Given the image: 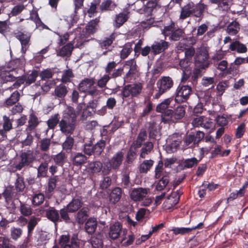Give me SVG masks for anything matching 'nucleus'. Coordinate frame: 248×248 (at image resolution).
Segmentation results:
<instances>
[{"label":"nucleus","instance_id":"f257e3e1","mask_svg":"<svg viewBox=\"0 0 248 248\" xmlns=\"http://www.w3.org/2000/svg\"><path fill=\"white\" fill-rule=\"evenodd\" d=\"M77 117L74 108L68 106L64 110L63 118L59 122L61 132L64 134L73 133L76 128Z\"/></svg>","mask_w":248,"mask_h":248},{"label":"nucleus","instance_id":"f03ea898","mask_svg":"<svg viewBox=\"0 0 248 248\" xmlns=\"http://www.w3.org/2000/svg\"><path fill=\"white\" fill-rule=\"evenodd\" d=\"M206 5L203 3L194 4L189 2L181 8L179 19L184 20L191 16L198 18L199 21L202 19Z\"/></svg>","mask_w":248,"mask_h":248},{"label":"nucleus","instance_id":"7ed1b4c3","mask_svg":"<svg viewBox=\"0 0 248 248\" xmlns=\"http://www.w3.org/2000/svg\"><path fill=\"white\" fill-rule=\"evenodd\" d=\"M185 113L186 107L179 106L174 110L168 109L165 111L162 115V121L165 123H176L184 117Z\"/></svg>","mask_w":248,"mask_h":248},{"label":"nucleus","instance_id":"20e7f679","mask_svg":"<svg viewBox=\"0 0 248 248\" xmlns=\"http://www.w3.org/2000/svg\"><path fill=\"white\" fill-rule=\"evenodd\" d=\"M161 33L163 34L166 39L167 36L170 40L177 41L181 38H184L185 36L184 30L182 29L178 28L175 29L174 23H171L169 26H165L162 30Z\"/></svg>","mask_w":248,"mask_h":248},{"label":"nucleus","instance_id":"39448f33","mask_svg":"<svg viewBox=\"0 0 248 248\" xmlns=\"http://www.w3.org/2000/svg\"><path fill=\"white\" fill-rule=\"evenodd\" d=\"M161 8L159 0H149L142 7L136 9V12L145 16H153Z\"/></svg>","mask_w":248,"mask_h":248},{"label":"nucleus","instance_id":"423d86ee","mask_svg":"<svg viewBox=\"0 0 248 248\" xmlns=\"http://www.w3.org/2000/svg\"><path fill=\"white\" fill-rule=\"evenodd\" d=\"M142 89V85L140 83L128 84L125 85L122 89L120 94L123 101L125 98L130 95L132 97H137L141 93Z\"/></svg>","mask_w":248,"mask_h":248},{"label":"nucleus","instance_id":"0eeeda50","mask_svg":"<svg viewBox=\"0 0 248 248\" xmlns=\"http://www.w3.org/2000/svg\"><path fill=\"white\" fill-rule=\"evenodd\" d=\"M158 91L155 96V98H158L161 95L169 90L173 85V81L170 77H163L157 82Z\"/></svg>","mask_w":248,"mask_h":248},{"label":"nucleus","instance_id":"6e6552de","mask_svg":"<svg viewBox=\"0 0 248 248\" xmlns=\"http://www.w3.org/2000/svg\"><path fill=\"white\" fill-rule=\"evenodd\" d=\"M208 58L209 55L207 49L204 47H202L197 50L194 59L195 62L197 64H200L199 67L202 69H205L210 64L208 61Z\"/></svg>","mask_w":248,"mask_h":248},{"label":"nucleus","instance_id":"1a4fd4ad","mask_svg":"<svg viewBox=\"0 0 248 248\" xmlns=\"http://www.w3.org/2000/svg\"><path fill=\"white\" fill-rule=\"evenodd\" d=\"M19 163L16 165V168L20 170L25 166H29L36 159V155L33 150H28L22 151L20 155Z\"/></svg>","mask_w":248,"mask_h":248},{"label":"nucleus","instance_id":"9d476101","mask_svg":"<svg viewBox=\"0 0 248 248\" xmlns=\"http://www.w3.org/2000/svg\"><path fill=\"white\" fill-rule=\"evenodd\" d=\"M59 244L62 248H79L80 241L77 234H74L70 241L69 235H62L59 240Z\"/></svg>","mask_w":248,"mask_h":248},{"label":"nucleus","instance_id":"9b49d317","mask_svg":"<svg viewBox=\"0 0 248 248\" xmlns=\"http://www.w3.org/2000/svg\"><path fill=\"white\" fill-rule=\"evenodd\" d=\"M182 142L181 136L177 133H174L169 137L167 140L166 150L168 152L174 153L180 147Z\"/></svg>","mask_w":248,"mask_h":248},{"label":"nucleus","instance_id":"f8f14e48","mask_svg":"<svg viewBox=\"0 0 248 248\" xmlns=\"http://www.w3.org/2000/svg\"><path fill=\"white\" fill-rule=\"evenodd\" d=\"M124 68L128 70L124 78L126 80L131 79L138 72L136 62L134 59L126 61L124 65Z\"/></svg>","mask_w":248,"mask_h":248},{"label":"nucleus","instance_id":"ddd939ff","mask_svg":"<svg viewBox=\"0 0 248 248\" xmlns=\"http://www.w3.org/2000/svg\"><path fill=\"white\" fill-rule=\"evenodd\" d=\"M149 193L150 189L147 188H134L130 192V197L131 199L133 201L140 202L146 198V196Z\"/></svg>","mask_w":248,"mask_h":248},{"label":"nucleus","instance_id":"4468645a","mask_svg":"<svg viewBox=\"0 0 248 248\" xmlns=\"http://www.w3.org/2000/svg\"><path fill=\"white\" fill-rule=\"evenodd\" d=\"M191 93V88L188 86H183L178 87L175 100L178 103L186 101L189 97Z\"/></svg>","mask_w":248,"mask_h":248},{"label":"nucleus","instance_id":"2eb2a0df","mask_svg":"<svg viewBox=\"0 0 248 248\" xmlns=\"http://www.w3.org/2000/svg\"><path fill=\"white\" fill-rule=\"evenodd\" d=\"M16 37L21 43V52L23 53H25L30 45L31 33L19 32Z\"/></svg>","mask_w":248,"mask_h":248},{"label":"nucleus","instance_id":"dca6fc26","mask_svg":"<svg viewBox=\"0 0 248 248\" xmlns=\"http://www.w3.org/2000/svg\"><path fill=\"white\" fill-rule=\"evenodd\" d=\"M169 46V42L164 40L155 41L151 46V49L155 55L158 54L166 50Z\"/></svg>","mask_w":248,"mask_h":248},{"label":"nucleus","instance_id":"f3484780","mask_svg":"<svg viewBox=\"0 0 248 248\" xmlns=\"http://www.w3.org/2000/svg\"><path fill=\"white\" fill-rule=\"evenodd\" d=\"M129 15L130 12L127 9L117 15L115 18L114 26L116 28L121 27L128 20Z\"/></svg>","mask_w":248,"mask_h":248},{"label":"nucleus","instance_id":"a211bd4d","mask_svg":"<svg viewBox=\"0 0 248 248\" xmlns=\"http://www.w3.org/2000/svg\"><path fill=\"white\" fill-rule=\"evenodd\" d=\"M122 229V226L118 222L110 224L108 232L109 237L112 240L117 239L120 236Z\"/></svg>","mask_w":248,"mask_h":248},{"label":"nucleus","instance_id":"6ab92c4d","mask_svg":"<svg viewBox=\"0 0 248 248\" xmlns=\"http://www.w3.org/2000/svg\"><path fill=\"white\" fill-rule=\"evenodd\" d=\"M75 216L77 222L79 224H83L89 216L90 209L87 207H84L78 211Z\"/></svg>","mask_w":248,"mask_h":248},{"label":"nucleus","instance_id":"aec40b11","mask_svg":"<svg viewBox=\"0 0 248 248\" xmlns=\"http://www.w3.org/2000/svg\"><path fill=\"white\" fill-rule=\"evenodd\" d=\"M124 155L122 151H119L114 155L110 161V165L112 169L117 170L119 168L123 161Z\"/></svg>","mask_w":248,"mask_h":248},{"label":"nucleus","instance_id":"412c9836","mask_svg":"<svg viewBox=\"0 0 248 248\" xmlns=\"http://www.w3.org/2000/svg\"><path fill=\"white\" fill-rule=\"evenodd\" d=\"M83 202L80 198H73L66 206L70 213H74L78 211L82 207Z\"/></svg>","mask_w":248,"mask_h":248},{"label":"nucleus","instance_id":"4be33fe9","mask_svg":"<svg viewBox=\"0 0 248 248\" xmlns=\"http://www.w3.org/2000/svg\"><path fill=\"white\" fill-rule=\"evenodd\" d=\"M99 22L98 18H95L94 20L90 21L85 28V31L83 32L85 33V37H88L91 34L95 33L97 30V26Z\"/></svg>","mask_w":248,"mask_h":248},{"label":"nucleus","instance_id":"5701e85b","mask_svg":"<svg viewBox=\"0 0 248 248\" xmlns=\"http://www.w3.org/2000/svg\"><path fill=\"white\" fill-rule=\"evenodd\" d=\"M46 216L49 220L54 223L55 225L60 221L59 211L54 208H51L47 210L46 211Z\"/></svg>","mask_w":248,"mask_h":248},{"label":"nucleus","instance_id":"b1692460","mask_svg":"<svg viewBox=\"0 0 248 248\" xmlns=\"http://www.w3.org/2000/svg\"><path fill=\"white\" fill-rule=\"evenodd\" d=\"M95 82L93 78H85L83 79L78 85V89L80 92H86L93 85Z\"/></svg>","mask_w":248,"mask_h":248},{"label":"nucleus","instance_id":"393cba45","mask_svg":"<svg viewBox=\"0 0 248 248\" xmlns=\"http://www.w3.org/2000/svg\"><path fill=\"white\" fill-rule=\"evenodd\" d=\"M40 121L38 117L33 113H31L29 115L28 121L27 131H31L34 130L39 124Z\"/></svg>","mask_w":248,"mask_h":248},{"label":"nucleus","instance_id":"a878e982","mask_svg":"<svg viewBox=\"0 0 248 248\" xmlns=\"http://www.w3.org/2000/svg\"><path fill=\"white\" fill-rule=\"evenodd\" d=\"M103 165L99 161H96L89 163L87 166V170L90 173H96L99 172L102 170Z\"/></svg>","mask_w":248,"mask_h":248},{"label":"nucleus","instance_id":"bb28decb","mask_svg":"<svg viewBox=\"0 0 248 248\" xmlns=\"http://www.w3.org/2000/svg\"><path fill=\"white\" fill-rule=\"evenodd\" d=\"M68 92V88L63 84L57 86L54 90V95L58 98L62 99Z\"/></svg>","mask_w":248,"mask_h":248},{"label":"nucleus","instance_id":"cd10ccee","mask_svg":"<svg viewBox=\"0 0 248 248\" xmlns=\"http://www.w3.org/2000/svg\"><path fill=\"white\" fill-rule=\"evenodd\" d=\"M229 48L232 51H236L239 53H244L247 51L246 46L237 40L230 44Z\"/></svg>","mask_w":248,"mask_h":248},{"label":"nucleus","instance_id":"c85d7f7f","mask_svg":"<svg viewBox=\"0 0 248 248\" xmlns=\"http://www.w3.org/2000/svg\"><path fill=\"white\" fill-rule=\"evenodd\" d=\"M122 195V189L119 187H116L112 189L110 196L109 200L111 202L115 204L118 202L121 198Z\"/></svg>","mask_w":248,"mask_h":248},{"label":"nucleus","instance_id":"c756f323","mask_svg":"<svg viewBox=\"0 0 248 248\" xmlns=\"http://www.w3.org/2000/svg\"><path fill=\"white\" fill-rule=\"evenodd\" d=\"M97 227V221L94 218H89L85 223V229L89 234L93 233Z\"/></svg>","mask_w":248,"mask_h":248},{"label":"nucleus","instance_id":"7c9ffc66","mask_svg":"<svg viewBox=\"0 0 248 248\" xmlns=\"http://www.w3.org/2000/svg\"><path fill=\"white\" fill-rule=\"evenodd\" d=\"M87 158L81 153H77L73 156L72 163L74 166H79L86 162Z\"/></svg>","mask_w":248,"mask_h":248},{"label":"nucleus","instance_id":"2f4dec72","mask_svg":"<svg viewBox=\"0 0 248 248\" xmlns=\"http://www.w3.org/2000/svg\"><path fill=\"white\" fill-rule=\"evenodd\" d=\"M240 29L239 23L236 21H233L228 25L226 31L231 35H234L239 32Z\"/></svg>","mask_w":248,"mask_h":248},{"label":"nucleus","instance_id":"473e14b6","mask_svg":"<svg viewBox=\"0 0 248 248\" xmlns=\"http://www.w3.org/2000/svg\"><path fill=\"white\" fill-rule=\"evenodd\" d=\"M153 160H145L139 166V170L141 173H146L153 166Z\"/></svg>","mask_w":248,"mask_h":248},{"label":"nucleus","instance_id":"72a5a7b5","mask_svg":"<svg viewBox=\"0 0 248 248\" xmlns=\"http://www.w3.org/2000/svg\"><path fill=\"white\" fill-rule=\"evenodd\" d=\"M106 146V141L104 140H100L95 145H93V155L94 157L99 156Z\"/></svg>","mask_w":248,"mask_h":248},{"label":"nucleus","instance_id":"f704fd0d","mask_svg":"<svg viewBox=\"0 0 248 248\" xmlns=\"http://www.w3.org/2000/svg\"><path fill=\"white\" fill-rule=\"evenodd\" d=\"M74 142L75 140L73 137H67L62 144V149L67 153H70L73 149Z\"/></svg>","mask_w":248,"mask_h":248},{"label":"nucleus","instance_id":"c9c22d12","mask_svg":"<svg viewBox=\"0 0 248 248\" xmlns=\"http://www.w3.org/2000/svg\"><path fill=\"white\" fill-rule=\"evenodd\" d=\"M40 220V218L35 216H31L28 221V236L31 235L32 232L37 225L38 222Z\"/></svg>","mask_w":248,"mask_h":248},{"label":"nucleus","instance_id":"e433bc0d","mask_svg":"<svg viewBox=\"0 0 248 248\" xmlns=\"http://www.w3.org/2000/svg\"><path fill=\"white\" fill-rule=\"evenodd\" d=\"M69 213H70L69 210L66 207L61 209L59 211L60 221H63L68 224L72 223V221L68 214Z\"/></svg>","mask_w":248,"mask_h":248},{"label":"nucleus","instance_id":"4c0bfd02","mask_svg":"<svg viewBox=\"0 0 248 248\" xmlns=\"http://www.w3.org/2000/svg\"><path fill=\"white\" fill-rule=\"evenodd\" d=\"M53 159L56 165L62 167L66 162L67 155L64 152H61L55 155Z\"/></svg>","mask_w":248,"mask_h":248},{"label":"nucleus","instance_id":"58836bf2","mask_svg":"<svg viewBox=\"0 0 248 248\" xmlns=\"http://www.w3.org/2000/svg\"><path fill=\"white\" fill-rule=\"evenodd\" d=\"M117 6L116 4L111 0H105L103 1L100 5V10L103 12L105 11H112Z\"/></svg>","mask_w":248,"mask_h":248},{"label":"nucleus","instance_id":"ea45409f","mask_svg":"<svg viewBox=\"0 0 248 248\" xmlns=\"http://www.w3.org/2000/svg\"><path fill=\"white\" fill-rule=\"evenodd\" d=\"M19 211L22 216L29 217L32 214V209L30 205L20 201Z\"/></svg>","mask_w":248,"mask_h":248},{"label":"nucleus","instance_id":"a19ab883","mask_svg":"<svg viewBox=\"0 0 248 248\" xmlns=\"http://www.w3.org/2000/svg\"><path fill=\"white\" fill-rule=\"evenodd\" d=\"M199 160L196 158L192 157L183 160L181 163V165L183 169H188L196 166Z\"/></svg>","mask_w":248,"mask_h":248},{"label":"nucleus","instance_id":"79ce46f5","mask_svg":"<svg viewBox=\"0 0 248 248\" xmlns=\"http://www.w3.org/2000/svg\"><path fill=\"white\" fill-rule=\"evenodd\" d=\"M115 39V34L112 33L109 37L106 38L105 40L99 41V46L102 49H107L112 44Z\"/></svg>","mask_w":248,"mask_h":248},{"label":"nucleus","instance_id":"37998d69","mask_svg":"<svg viewBox=\"0 0 248 248\" xmlns=\"http://www.w3.org/2000/svg\"><path fill=\"white\" fill-rule=\"evenodd\" d=\"M154 145L152 142H146L141 149L140 157L143 158L146 157L147 155L149 154L153 150Z\"/></svg>","mask_w":248,"mask_h":248},{"label":"nucleus","instance_id":"c03bdc74","mask_svg":"<svg viewBox=\"0 0 248 248\" xmlns=\"http://www.w3.org/2000/svg\"><path fill=\"white\" fill-rule=\"evenodd\" d=\"M170 181L169 176L168 174L163 176L162 178L159 181L156 185L155 188L157 191H161L163 190L167 186Z\"/></svg>","mask_w":248,"mask_h":248},{"label":"nucleus","instance_id":"a18cd8bd","mask_svg":"<svg viewBox=\"0 0 248 248\" xmlns=\"http://www.w3.org/2000/svg\"><path fill=\"white\" fill-rule=\"evenodd\" d=\"M20 97V93L17 91L14 92L11 96L7 98L5 102V105L7 106H12L15 103H16L19 99Z\"/></svg>","mask_w":248,"mask_h":248},{"label":"nucleus","instance_id":"49530a36","mask_svg":"<svg viewBox=\"0 0 248 248\" xmlns=\"http://www.w3.org/2000/svg\"><path fill=\"white\" fill-rule=\"evenodd\" d=\"M48 170V163L47 162L42 163L37 169V177H45L47 176Z\"/></svg>","mask_w":248,"mask_h":248},{"label":"nucleus","instance_id":"de8ad7c7","mask_svg":"<svg viewBox=\"0 0 248 248\" xmlns=\"http://www.w3.org/2000/svg\"><path fill=\"white\" fill-rule=\"evenodd\" d=\"M59 114L58 113L52 115L47 121V126L50 129H54L60 122Z\"/></svg>","mask_w":248,"mask_h":248},{"label":"nucleus","instance_id":"09e8293b","mask_svg":"<svg viewBox=\"0 0 248 248\" xmlns=\"http://www.w3.org/2000/svg\"><path fill=\"white\" fill-rule=\"evenodd\" d=\"M133 48L132 44H126L123 47L121 51L120 57L122 59H126L129 55L132 52Z\"/></svg>","mask_w":248,"mask_h":248},{"label":"nucleus","instance_id":"8fccbe9b","mask_svg":"<svg viewBox=\"0 0 248 248\" xmlns=\"http://www.w3.org/2000/svg\"><path fill=\"white\" fill-rule=\"evenodd\" d=\"M179 193L177 192H174L168 196L166 202L171 206H174L179 202Z\"/></svg>","mask_w":248,"mask_h":248},{"label":"nucleus","instance_id":"3c124183","mask_svg":"<svg viewBox=\"0 0 248 248\" xmlns=\"http://www.w3.org/2000/svg\"><path fill=\"white\" fill-rule=\"evenodd\" d=\"M50 139L44 138L40 141L39 148L41 151L46 152L49 151L51 145Z\"/></svg>","mask_w":248,"mask_h":248},{"label":"nucleus","instance_id":"603ef678","mask_svg":"<svg viewBox=\"0 0 248 248\" xmlns=\"http://www.w3.org/2000/svg\"><path fill=\"white\" fill-rule=\"evenodd\" d=\"M172 101V98H169L165 99L164 101L159 104L156 108V110L158 112H163L169 107L170 102Z\"/></svg>","mask_w":248,"mask_h":248},{"label":"nucleus","instance_id":"864d4df0","mask_svg":"<svg viewBox=\"0 0 248 248\" xmlns=\"http://www.w3.org/2000/svg\"><path fill=\"white\" fill-rule=\"evenodd\" d=\"M15 187L17 191L23 192L25 188L24 178L19 174H17V178L15 183Z\"/></svg>","mask_w":248,"mask_h":248},{"label":"nucleus","instance_id":"5fc2aeb1","mask_svg":"<svg viewBox=\"0 0 248 248\" xmlns=\"http://www.w3.org/2000/svg\"><path fill=\"white\" fill-rule=\"evenodd\" d=\"M22 233L23 230L20 228L13 227L10 231L11 238L15 241L20 238Z\"/></svg>","mask_w":248,"mask_h":248},{"label":"nucleus","instance_id":"6e6d98bb","mask_svg":"<svg viewBox=\"0 0 248 248\" xmlns=\"http://www.w3.org/2000/svg\"><path fill=\"white\" fill-rule=\"evenodd\" d=\"M73 49V45L71 43H68L62 47L59 52V54L61 56H68L72 53Z\"/></svg>","mask_w":248,"mask_h":248},{"label":"nucleus","instance_id":"4d7b16f0","mask_svg":"<svg viewBox=\"0 0 248 248\" xmlns=\"http://www.w3.org/2000/svg\"><path fill=\"white\" fill-rule=\"evenodd\" d=\"M2 126L4 133H6L7 131H9L13 128L11 120L10 119L9 117H7L6 115H4L3 116Z\"/></svg>","mask_w":248,"mask_h":248},{"label":"nucleus","instance_id":"13d9d810","mask_svg":"<svg viewBox=\"0 0 248 248\" xmlns=\"http://www.w3.org/2000/svg\"><path fill=\"white\" fill-rule=\"evenodd\" d=\"M202 85L208 89L212 88L214 87L215 78L211 77H204L202 80Z\"/></svg>","mask_w":248,"mask_h":248},{"label":"nucleus","instance_id":"bf43d9fd","mask_svg":"<svg viewBox=\"0 0 248 248\" xmlns=\"http://www.w3.org/2000/svg\"><path fill=\"white\" fill-rule=\"evenodd\" d=\"M44 195L42 193L35 194L33 196L32 203L34 206H38L44 202Z\"/></svg>","mask_w":248,"mask_h":248},{"label":"nucleus","instance_id":"052dcab7","mask_svg":"<svg viewBox=\"0 0 248 248\" xmlns=\"http://www.w3.org/2000/svg\"><path fill=\"white\" fill-rule=\"evenodd\" d=\"M171 231H172L173 233L175 235L179 234L184 235L190 233L191 232V229H190V227L173 228L172 229Z\"/></svg>","mask_w":248,"mask_h":248},{"label":"nucleus","instance_id":"680f3d73","mask_svg":"<svg viewBox=\"0 0 248 248\" xmlns=\"http://www.w3.org/2000/svg\"><path fill=\"white\" fill-rule=\"evenodd\" d=\"M191 63V61L187 58L182 59L179 62V65L181 68L183 70H191L190 65Z\"/></svg>","mask_w":248,"mask_h":248},{"label":"nucleus","instance_id":"e2e57ef3","mask_svg":"<svg viewBox=\"0 0 248 248\" xmlns=\"http://www.w3.org/2000/svg\"><path fill=\"white\" fill-rule=\"evenodd\" d=\"M164 163L162 161L160 160L158 162L157 165L155 168V177L158 179L161 177L162 174L163 170Z\"/></svg>","mask_w":248,"mask_h":248},{"label":"nucleus","instance_id":"0e129e2a","mask_svg":"<svg viewBox=\"0 0 248 248\" xmlns=\"http://www.w3.org/2000/svg\"><path fill=\"white\" fill-rule=\"evenodd\" d=\"M196 143L195 136L194 135L189 134L186 137L184 140V147L185 148H187L191 143Z\"/></svg>","mask_w":248,"mask_h":248},{"label":"nucleus","instance_id":"69168bd1","mask_svg":"<svg viewBox=\"0 0 248 248\" xmlns=\"http://www.w3.org/2000/svg\"><path fill=\"white\" fill-rule=\"evenodd\" d=\"M200 67L194 68L193 74L191 78V82L193 85L196 84L198 78L201 76V70Z\"/></svg>","mask_w":248,"mask_h":248},{"label":"nucleus","instance_id":"338daca9","mask_svg":"<svg viewBox=\"0 0 248 248\" xmlns=\"http://www.w3.org/2000/svg\"><path fill=\"white\" fill-rule=\"evenodd\" d=\"M73 77L72 71L68 69L65 71L62 77V82H68L70 81V79Z\"/></svg>","mask_w":248,"mask_h":248},{"label":"nucleus","instance_id":"774afa93","mask_svg":"<svg viewBox=\"0 0 248 248\" xmlns=\"http://www.w3.org/2000/svg\"><path fill=\"white\" fill-rule=\"evenodd\" d=\"M0 242L3 248H14V246L12 244L9 238L6 237H2L0 238Z\"/></svg>","mask_w":248,"mask_h":248}]
</instances>
